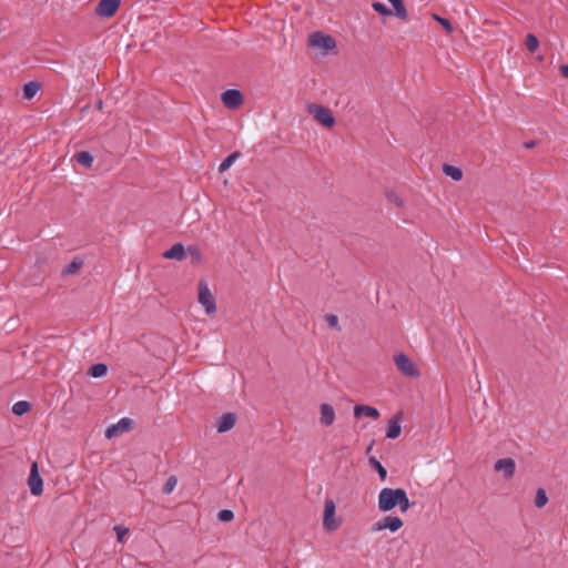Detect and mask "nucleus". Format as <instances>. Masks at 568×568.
<instances>
[{"label":"nucleus","mask_w":568,"mask_h":568,"mask_svg":"<svg viewBox=\"0 0 568 568\" xmlns=\"http://www.w3.org/2000/svg\"><path fill=\"white\" fill-rule=\"evenodd\" d=\"M443 172L445 175L449 176L452 180L458 182L463 179V170L458 166L444 163L443 164Z\"/></svg>","instance_id":"nucleus-20"},{"label":"nucleus","mask_w":568,"mask_h":568,"mask_svg":"<svg viewBox=\"0 0 568 568\" xmlns=\"http://www.w3.org/2000/svg\"><path fill=\"white\" fill-rule=\"evenodd\" d=\"M191 256V263L193 265H199L202 262V252L197 245H190L186 250Z\"/></svg>","instance_id":"nucleus-30"},{"label":"nucleus","mask_w":568,"mask_h":568,"mask_svg":"<svg viewBox=\"0 0 568 568\" xmlns=\"http://www.w3.org/2000/svg\"><path fill=\"white\" fill-rule=\"evenodd\" d=\"M325 321L328 327L341 331V326L338 325V317L335 314H327L325 316Z\"/></svg>","instance_id":"nucleus-35"},{"label":"nucleus","mask_w":568,"mask_h":568,"mask_svg":"<svg viewBox=\"0 0 568 568\" xmlns=\"http://www.w3.org/2000/svg\"><path fill=\"white\" fill-rule=\"evenodd\" d=\"M374 443H375V442H374V440H372V443H371V444L368 445V447L366 448V450H365V454H366V455H369V453H371V450H372V448H373Z\"/></svg>","instance_id":"nucleus-42"},{"label":"nucleus","mask_w":568,"mask_h":568,"mask_svg":"<svg viewBox=\"0 0 568 568\" xmlns=\"http://www.w3.org/2000/svg\"><path fill=\"white\" fill-rule=\"evenodd\" d=\"M403 417V412H398L396 415H394L387 424L386 427V438L388 439H396L399 437L402 433V426L400 420Z\"/></svg>","instance_id":"nucleus-13"},{"label":"nucleus","mask_w":568,"mask_h":568,"mask_svg":"<svg viewBox=\"0 0 568 568\" xmlns=\"http://www.w3.org/2000/svg\"><path fill=\"white\" fill-rule=\"evenodd\" d=\"M372 8L381 16V17H390L395 16L394 8L389 9L386 4L379 1H374L372 3Z\"/></svg>","instance_id":"nucleus-27"},{"label":"nucleus","mask_w":568,"mask_h":568,"mask_svg":"<svg viewBox=\"0 0 568 568\" xmlns=\"http://www.w3.org/2000/svg\"><path fill=\"white\" fill-rule=\"evenodd\" d=\"M368 464L372 469L377 471L379 479L384 481L387 477L386 468L374 456L368 457Z\"/></svg>","instance_id":"nucleus-24"},{"label":"nucleus","mask_w":568,"mask_h":568,"mask_svg":"<svg viewBox=\"0 0 568 568\" xmlns=\"http://www.w3.org/2000/svg\"><path fill=\"white\" fill-rule=\"evenodd\" d=\"M135 427V422L129 417L121 418L116 424H112L106 427L104 436L108 439L114 438L122 435L125 432H130Z\"/></svg>","instance_id":"nucleus-7"},{"label":"nucleus","mask_w":568,"mask_h":568,"mask_svg":"<svg viewBox=\"0 0 568 568\" xmlns=\"http://www.w3.org/2000/svg\"><path fill=\"white\" fill-rule=\"evenodd\" d=\"M121 0H99L95 7V14L100 18H112L118 12Z\"/></svg>","instance_id":"nucleus-10"},{"label":"nucleus","mask_w":568,"mask_h":568,"mask_svg":"<svg viewBox=\"0 0 568 568\" xmlns=\"http://www.w3.org/2000/svg\"><path fill=\"white\" fill-rule=\"evenodd\" d=\"M108 371H109V367L106 364L97 363V364H92L89 367L87 375L90 377H93V378H100V377L105 376L108 374Z\"/></svg>","instance_id":"nucleus-18"},{"label":"nucleus","mask_w":568,"mask_h":568,"mask_svg":"<svg viewBox=\"0 0 568 568\" xmlns=\"http://www.w3.org/2000/svg\"><path fill=\"white\" fill-rule=\"evenodd\" d=\"M559 72H560L561 77L568 78V64H561L559 67Z\"/></svg>","instance_id":"nucleus-38"},{"label":"nucleus","mask_w":568,"mask_h":568,"mask_svg":"<svg viewBox=\"0 0 568 568\" xmlns=\"http://www.w3.org/2000/svg\"><path fill=\"white\" fill-rule=\"evenodd\" d=\"M308 45L313 48H318L323 50L325 53L334 50L336 48V40L331 34L324 33L322 31L313 32L308 37Z\"/></svg>","instance_id":"nucleus-5"},{"label":"nucleus","mask_w":568,"mask_h":568,"mask_svg":"<svg viewBox=\"0 0 568 568\" xmlns=\"http://www.w3.org/2000/svg\"><path fill=\"white\" fill-rule=\"evenodd\" d=\"M221 100L225 108L236 110L243 104L244 95L240 90L227 89L222 93Z\"/></svg>","instance_id":"nucleus-9"},{"label":"nucleus","mask_w":568,"mask_h":568,"mask_svg":"<svg viewBox=\"0 0 568 568\" xmlns=\"http://www.w3.org/2000/svg\"><path fill=\"white\" fill-rule=\"evenodd\" d=\"M548 503V496L544 488H538L534 499V504L537 508H542Z\"/></svg>","instance_id":"nucleus-29"},{"label":"nucleus","mask_w":568,"mask_h":568,"mask_svg":"<svg viewBox=\"0 0 568 568\" xmlns=\"http://www.w3.org/2000/svg\"><path fill=\"white\" fill-rule=\"evenodd\" d=\"M381 416L377 408L366 405V404H356L354 406V417L355 418H362V417H369L372 419H378Z\"/></svg>","instance_id":"nucleus-14"},{"label":"nucleus","mask_w":568,"mask_h":568,"mask_svg":"<svg viewBox=\"0 0 568 568\" xmlns=\"http://www.w3.org/2000/svg\"><path fill=\"white\" fill-rule=\"evenodd\" d=\"M394 363L396 368L408 378H417L420 376V371L417 365L404 353L394 355Z\"/></svg>","instance_id":"nucleus-3"},{"label":"nucleus","mask_w":568,"mask_h":568,"mask_svg":"<svg viewBox=\"0 0 568 568\" xmlns=\"http://www.w3.org/2000/svg\"><path fill=\"white\" fill-rule=\"evenodd\" d=\"M321 417L320 422L324 426H331L335 420V410L331 404H322L320 407Z\"/></svg>","instance_id":"nucleus-17"},{"label":"nucleus","mask_w":568,"mask_h":568,"mask_svg":"<svg viewBox=\"0 0 568 568\" xmlns=\"http://www.w3.org/2000/svg\"><path fill=\"white\" fill-rule=\"evenodd\" d=\"M412 505L413 504L409 501L405 489H403L402 496L399 498V503H398L397 506L399 507L402 513H405V511H407L412 507Z\"/></svg>","instance_id":"nucleus-33"},{"label":"nucleus","mask_w":568,"mask_h":568,"mask_svg":"<svg viewBox=\"0 0 568 568\" xmlns=\"http://www.w3.org/2000/svg\"><path fill=\"white\" fill-rule=\"evenodd\" d=\"M199 303L204 306L206 314L211 315L216 312V304L213 294L211 293L207 283L204 280H201L197 285Z\"/></svg>","instance_id":"nucleus-6"},{"label":"nucleus","mask_w":568,"mask_h":568,"mask_svg":"<svg viewBox=\"0 0 568 568\" xmlns=\"http://www.w3.org/2000/svg\"><path fill=\"white\" fill-rule=\"evenodd\" d=\"M176 484H178V478L174 475L170 476L162 487V493L171 494L173 491V489L175 488Z\"/></svg>","instance_id":"nucleus-32"},{"label":"nucleus","mask_w":568,"mask_h":568,"mask_svg":"<svg viewBox=\"0 0 568 568\" xmlns=\"http://www.w3.org/2000/svg\"><path fill=\"white\" fill-rule=\"evenodd\" d=\"M115 534H116V540L119 542L124 541V537L129 534V528H125L123 526H115L114 527Z\"/></svg>","instance_id":"nucleus-36"},{"label":"nucleus","mask_w":568,"mask_h":568,"mask_svg":"<svg viewBox=\"0 0 568 568\" xmlns=\"http://www.w3.org/2000/svg\"><path fill=\"white\" fill-rule=\"evenodd\" d=\"M89 110H90V105L89 104H87L83 108H81L82 115H84Z\"/></svg>","instance_id":"nucleus-41"},{"label":"nucleus","mask_w":568,"mask_h":568,"mask_svg":"<svg viewBox=\"0 0 568 568\" xmlns=\"http://www.w3.org/2000/svg\"><path fill=\"white\" fill-rule=\"evenodd\" d=\"M388 2L393 6L394 13L398 19L404 21L408 20V12L405 7L404 0H388Z\"/></svg>","instance_id":"nucleus-19"},{"label":"nucleus","mask_w":568,"mask_h":568,"mask_svg":"<svg viewBox=\"0 0 568 568\" xmlns=\"http://www.w3.org/2000/svg\"><path fill=\"white\" fill-rule=\"evenodd\" d=\"M433 19L437 21L448 34L453 33L454 27L449 19L443 18L436 13H433Z\"/></svg>","instance_id":"nucleus-31"},{"label":"nucleus","mask_w":568,"mask_h":568,"mask_svg":"<svg viewBox=\"0 0 568 568\" xmlns=\"http://www.w3.org/2000/svg\"><path fill=\"white\" fill-rule=\"evenodd\" d=\"M537 60H538V61H542V60H544V57H542V55H538V57H537Z\"/></svg>","instance_id":"nucleus-43"},{"label":"nucleus","mask_w":568,"mask_h":568,"mask_svg":"<svg viewBox=\"0 0 568 568\" xmlns=\"http://www.w3.org/2000/svg\"><path fill=\"white\" fill-rule=\"evenodd\" d=\"M283 568H288V567H283Z\"/></svg>","instance_id":"nucleus-44"},{"label":"nucleus","mask_w":568,"mask_h":568,"mask_svg":"<svg viewBox=\"0 0 568 568\" xmlns=\"http://www.w3.org/2000/svg\"><path fill=\"white\" fill-rule=\"evenodd\" d=\"M163 257L166 260L183 261L186 257V250L182 243H175L163 253Z\"/></svg>","instance_id":"nucleus-16"},{"label":"nucleus","mask_w":568,"mask_h":568,"mask_svg":"<svg viewBox=\"0 0 568 568\" xmlns=\"http://www.w3.org/2000/svg\"><path fill=\"white\" fill-rule=\"evenodd\" d=\"M386 196L390 202L395 203L398 207H402L404 205L403 200L395 192H387Z\"/></svg>","instance_id":"nucleus-37"},{"label":"nucleus","mask_w":568,"mask_h":568,"mask_svg":"<svg viewBox=\"0 0 568 568\" xmlns=\"http://www.w3.org/2000/svg\"><path fill=\"white\" fill-rule=\"evenodd\" d=\"M240 155V151H234L233 153L229 154L220 164L219 171L222 173L229 170Z\"/></svg>","instance_id":"nucleus-28"},{"label":"nucleus","mask_w":568,"mask_h":568,"mask_svg":"<svg viewBox=\"0 0 568 568\" xmlns=\"http://www.w3.org/2000/svg\"><path fill=\"white\" fill-rule=\"evenodd\" d=\"M307 112L313 115L314 120L326 129H332L336 124L333 111L322 104H307Z\"/></svg>","instance_id":"nucleus-1"},{"label":"nucleus","mask_w":568,"mask_h":568,"mask_svg":"<svg viewBox=\"0 0 568 568\" xmlns=\"http://www.w3.org/2000/svg\"><path fill=\"white\" fill-rule=\"evenodd\" d=\"M28 486L33 496H40L43 493V479L39 471V465L33 462L30 466V473L28 477Z\"/></svg>","instance_id":"nucleus-8"},{"label":"nucleus","mask_w":568,"mask_h":568,"mask_svg":"<svg viewBox=\"0 0 568 568\" xmlns=\"http://www.w3.org/2000/svg\"><path fill=\"white\" fill-rule=\"evenodd\" d=\"M539 45H540V42L534 33L526 34L525 47L530 53L536 52L538 50Z\"/></svg>","instance_id":"nucleus-26"},{"label":"nucleus","mask_w":568,"mask_h":568,"mask_svg":"<svg viewBox=\"0 0 568 568\" xmlns=\"http://www.w3.org/2000/svg\"><path fill=\"white\" fill-rule=\"evenodd\" d=\"M494 470L497 473H503L504 478L509 480L515 475L516 463L510 457L500 458L495 463Z\"/></svg>","instance_id":"nucleus-11"},{"label":"nucleus","mask_w":568,"mask_h":568,"mask_svg":"<svg viewBox=\"0 0 568 568\" xmlns=\"http://www.w3.org/2000/svg\"><path fill=\"white\" fill-rule=\"evenodd\" d=\"M217 518L223 523H230L234 519V513L231 509H221L217 513Z\"/></svg>","instance_id":"nucleus-34"},{"label":"nucleus","mask_w":568,"mask_h":568,"mask_svg":"<svg viewBox=\"0 0 568 568\" xmlns=\"http://www.w3.org/2000/svg\"><path fill=\"white\" fill-rule=\"evenodd\" d=\"M41 89V83L38 81H30L23 85V98L31 100L34 98L37 92Z\"/></svg>","instance_id":"nucleus-22"},{"label":"nucleus","mask_w":568,"mask_h":568,"mask_svg":"<svg viewBox=\"0 0 568 568\" xmlns=\"http://www.w3.org/2000/svg\"><path fill=\"white\" fill-rule=\"evenodd\" d=\"M83 266V261L80 257H74L62 271V274H75Z\"/></svg>","instance_id":"nucleus-25"},{"label":"nucleus","mask_w":568,"mask_h":568,"mask_svg":"<svg viewBox=\"0 0 568 568\" xmlns=\"http://www.w3.org/2000/svg\"><path fill=\"white\" fill-rule=\"evenodd\" d=\"M336 505L333 499L327 498L324 504L323 527L326 531H335L342 525V519H337Z\"/></svg>","instance_id":"nucleus-4"},{"label":"nucleus","mask_w":568,"mask_h":568,"mask_svg":"<svg viewBox=\"0 0 568 568\" xmlns=\"http://www.w3.org/2000/svg\"><path fill=\"white\" fill-rule=\"evenodd\" d=\"M403 520L397 516H386L382 520L377 521L373 529L374 530H384L389 529L390 531H397L403 527Z\"/></svg>","instance_id":"nucleus-12"},{"label":"nucleus","mask_w":568,"mask_h":568,"mask_svg":"<svg viewBox=\"0 0 568 568\" xmlns=\"http://www.w3.org/2000/svg\"><path fill=\"white\" fill-rule=\"evenodd\" d=\"M403 488H383L378 495V508L381 511H390L394 509L402 496Z\"/></svg>","instance_id":"nucleus-2"},{"label":"nucleus","mask_w":568,"mask_h":568,"mask_svg":"<svg viewBox=\"0 0 568 568\" xmlns=\"http://www.w3.org/2000/svg\"><path fill=\"white\" fill-rule=\"evenodd\" d=\"M32 409V404L27 400H19L13 404L12 406V413L16 416H22L27 413H29Z\"/></svg>","instance_id":"nucleus-23"},{"label":"nucleus","mask_w":568,"mask_h":568,"mask_svg":"<svg viewBox=\"0 0 568 568\" xmlns=\"http://www.w3.org/2000/svg\"><path fill=\"white\" fill-rule=\"evenodd\" d=\"M236 419L237 417L235 413L223 414L216 423L217 433L222 434L231 430L235 426Z\"/></svg>","instance_id":"nucleus-15"},{"label":"nucleus","mask_w":568,"mask_h":568,"mask_svg":"<svg viewBox=\"0 0 568 568\" xmlns=\"http://www.w3.org/2000/svg\"><path fill=\"white\" fill-rule=\"evenodd\" d=\"M537 145H538V141L537 140H530V141L524 142V146L526 149H532V148H535Z\"/></svg>","instance_id":"nucleus-39"},{"label":"nucleus","mask_w":568,"mask_h":568,"mask_svg":"<svg viewBox=\"0 0 568 568\" xmlns=\"http://www.w3.org/2000/svg\"><path fill=\"white\" fill-rule=\"evenodd\" d=\"M94 106L98 111H101L103 106V101L101 99H98Z\"/></svg>","instance_id":"nucleus-40"},{"label":"nucleus","mask_w":568,"mask_h":568,"mask_svg":"<svg viewBox=\"0 0 568 568\" xmlns=\"http://www.w3.org/2000/svg\"><path fill=\"white\" fill-rule=\"evenodd\" d=\"M74 160L80 165H82L87 169H90L93 164L94 159H93V155L89 151H80V152L75 153Z\"/></svg>","instance_id":"nucleus-21"}]
</instances>
